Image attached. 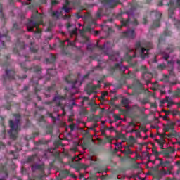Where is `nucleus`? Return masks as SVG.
<instances>
[{
    "instance_id": "obj_9",
    "label": "nucleus",
    "mask_w": 180,
    "mask_h": 180,
    "mask_svg": "<svg viewBox=\"0 0 180 180\" xmlns=\"http://www.w3.org/2000/svg\"><path fill=\"white\" fill-rule=\"evenodd\" d=\"M101 86L100 85H94L91 87L92 89V92H95V91H96V89H98V88H100Z\"/></svg>"
},
{
    "instance_id": "obj_30",
    "label": "nucleus",
    "mask_w": 180,
    "mask_h": 180,
    "mask_svg": "<svg viewBox=\"0 0 180 180\" xmlns=\"http://www.w3.org/2000/svg\"><path fill=\"white\" fill-rule=\"evenodd\" d=\"M70 46H74V42H72V44H70Z\"/></svg>"
},
{
    "instance_id": "obj_19",
    "label": "nucleus",
    "mask_w": 180,
    "mask_h": 180,
    "mask_svg": "<svg viewBox=\"0 0 180 180\" xmlns=\"http://www.w3.org/2000/svg\"><path fill=\"white\" fill-rule=\"evenodd\" d=\"M169 58V56L168 55H165V56L163 57V58H164L165 60H168Z\"/></svg>"
},
{
    "instance_id": "obj_28",
    "label": "nucleus",
    "mask_w": 180,
    "mask_h": 180,
    "mask_svg": "<svg viewBox=\"0 0 180 180\" xmlns=\"http://www.w3.org/2000/svg\"><path fill=\"white\" fill-rule=\"evenodd\" d=\"M127 154H130V150H128Z\"/></svg>"
},
{
    "instance_id": "obj_35",
    "label": "nucleus",
    "mask_w": 180,
    "mask_h": 180,
    "mask_svg": "<svg viewBox=\"0 0 180 180\" xmlns=\"http://www.w3.org/2000/svg\"><path fill=\"white\" fill-rule=\"evenodd\" d=\"M150 48H151V44H149Z\"/></svg>"
},
{
    "instance_id": "obj_23",
    "label": "nucleus",
    "mask_w": 180,
    "mask_h": 180,
    "mask_svg": "<svg viewBox=\"0 0 180 180\" xmlns=\"http://www.w3.org/2000/svg\"><path fill=\"white\" fill-rule=\"evenodd\" d=\"M148 162H153L154 164L155 161H153L151 160H148Z\"/></svg>"
},
{
    "instance_id": "obj_22",
    "label": "nucleus",
    "mask_w": 180,
    "mask_h": 180,
    "mask_svg": "<svg viewBox=\"0 0 180 180\" xmlns=\"http://www.w3.org/2000/svg\"><path fill=\"white\" fill-rule=\"evenodd\" d=\"M57 1H52V5H56Z\"/></svg>"
},
{
    "instance_id": "obj_26",
    "label": "nucleus",
    "mask_w": 180,
    "mask_h": 180,
    "mask_svg": "<svg viewBox=\"0 0 180 180\" xmlns=\"http://www.w3.org/2000/svg\"><path fill=\"white\" fill-rule=\"evenodd\" d=\"M134 56L132 57H136V52H134Z\"/></svg>"
},
{
    "instance_id": "obj_24",
    "label": "nucleus",
    "mask_w": 180,
    "mask_h": 180,
    "mask_svg": "<svg viewBox=\"0 0 180 180\" xmlns=\"http://www.w3.org/2000/svg\"><path fill=\"white\" fill-rule=\"evenodd\" d=\"M84 101H88V97H84Z\"/></svg>"
},
{
    "instance_id": "obj_2",
    "label": "nucleus",
    "mask_w": 180,
    "mask_h": 180,
    "mask_svg": "<svg viewBox=\"0 0 180 180\" xmlns=\"http://www.w3.org/2000/svg\"><path fill=\"white\" fill-rule=\"evenodd\" d=\"M15 116L17 117V122L15 124H13V122L12 120L10 121L11 133H17V131H19L20 130V128H19V120L20 119V115H16Z\"/></svg>"
},
{
    "instance_id": "obj_36",
    "label": "nucleus",
    "mask_w": 180,
    "mask_h": 180,
    "mask_svg": "<svg viewBox=\"0 0 180 180\" xmlns=\"http://www.w3.org/2000/svg\"><path fill=\"white\" fill-rule=\"evenodd\" d=\"M177 2H180V0H177Z\"/></svg>"
},
{
    "instance_id": "obj_18",
    "label": "nucleus",
    "mask_w": 180,
    "mask_h": 180,
    "mask_svg": "<svg viewBox=\"0 0 180 180\" xmlns=\"http://www.w3.org/2000/svg\"><path fill=\"white\" fill-rule=\"evenodd\" d=\"M141 70H143V72H146V70H147V68L146 66H142L141 67Z\"/></svg>"
},
{
    "instance_id": "obj_15",
    "label": "nucleus",
    "mask_w": 180,
    "mask_h": 180,
    "mask_svg": "<svg viewBox=\"0 0 180 180\" xmlns=\"http://www.w3.org/2000/svg\"><path fill=\"white\" fill-rule=\"evenodd\" d=\"M163 120H169L168 118V114H165V116H163Z\"/></svg>"
},
{
    "instance_id": "obj_17",
    "label": "nucleus",
    "mask_w": 180,
    "mask_h": 180,
    "mask_svg": "<svg viewBox=\"0 0 180 180\" xmlns=\"http://www.w3.org/2000/svg\"><path fill=\"white\" fill-rule=\"evenodd\" d=\"M77 29H75L73 31H72L71 34H72V35H73V34H77Z\"/></svg>"
},
{
    "instance_id": "obj_21",
    "label": "nucleus",
    "mask_w": 180,
    "mask_h": 180,
    "mask_svg": "<svg viewBox=\"0 0 180 180\" xmlns=\"http://www.w3.org/2000/svg\"><path fill=\"white\" fill-rule=\"evenodd\" d=\"M82 167L83 168H84V169H86V168H88V166L85 165H82Z\"/></svg>"
},
{
    "instance_id": "obj_3",
    "label": "nucleus",
    "mask_w": 180,
    "mask_h": 180,
    "mask_svg": "<svg viewBox=\"0 0 180 180\" xmlns=\"http://www.w3.org/2000/svg\"><path fill=\"white\" fill-rule=\"evenodd\" d=\"M34 27L37 28V33H40V32H41V30H40V29H39V24H37L36 22H34L32 24V25H30V24H28L27 25V29L28 32H32Z\"/></svg>"
},
{
    "instance_id": "obj_20",
    "label": "nucleus",
    "mask_w": 180,
    "mask_h": 180,
    "mask_svg": "<svg viewBox=\"0 0 180 180\" xmlns=\"http://www.w3.org/2000/svg\"><path fill=\"white\" fill-rule=\"evenodd\" d=\"M106 95H108V91H105V92L102 94L103 96H106Z\"/></svg>"
},
{
    "instance_id": "obj_7",
    "label": "nucleus",
    "mask_w": 180,
    "mask_h": 180,
    "mask_svg": "<svg viewBox=\"0 0 180 180\" xmlns=\"http://www.w3.org/2000/svg\"><path fill=\"white\" fill-rule=\"evenodd\" d=\"M160 165H161L162 167H167V165H169V161L162 162L161 159H160Z\"/></svg>"
},
{
    "instance_id": "obj_4",
    "label": "nucleus",
    "mask_w": 180,
    "mask_h": 180,
    "mask_svg": "<svg viewBox=\"0 0 180 180\" xmlns=\"http://www.w3.org/2000/svg\"><path fill=\"white\" fill-rule=\"evenodd\" d=\"M134 144H136V139L133 136H130L129 140L127 143V146L124 148H129L130 147H134Z\"/></svg>"
},
{
    "instance_id": "obj_33",
    "label": "nucleus",
    "mask_w": 180,
    "mask_h": 180,
    "mask_svg": "<svg viewBox=\"0 0 180 180\" xmlns=\"http://www.w3.org/2000/svg\"><path fill=\"white\" fill-rule=\"evenodd\" d=\"M126 25H127V22L124 23V24H123V26H126Z\"/></svg>"
},
{
    "instance_id": "obj_1",
    "label": "nucleus",
    "mask_w": 180,
    "mask_h": 180,
    "mask_svg": "<svg viewBox=\"0 0 180 180\" xmlns=\"http://www.w3.org/2000/svg\"><path fill=\"white\" fill-rule=\"evenodd\" d=\"M137 51H140L141 58H146V57H148V48H142L140 46V43L136 44L135 47V52L137 53Z\"/></svg>"
},
{
    "instance_id": "obj_5",
    "label": "nucleus",
    "mask_w": 180,
    "mask_h": 180,
    "mask_svg": "<svg viewBox=\"0 0 180 180\" xmlns=\"http://www.w3.org/2000/svg\"><path fill=\"white\" fill-rule=\"evenodd\" d=\"M61 10L59 9L56 11H53L51 13V16L52 18H54L55 19H58V18H60V16H61Z\"/></svg>"
},
{
    "instance_id": "obj_8",
    "label": "nucleus",
    "mask_w": 180,
    "mask_h": 180,
    "mask_svg": "<svg viewBox=\"0 0 180 180\" xmlns=\"http://www.w3.org/2000/svg\"><path fill=\"white\" fill-rule=\"evenodd\" d=\"M122 103L124 105V106H127V104L129 103V99L127 98H123L122 100Z\"/></svg>"
},
{
    "instance_id": "obj_37",
    "label": "nucleus",
    "mask_w": 180,
    "mask_h": 180,
    "mask_svg": "<svg viewBox=\"0 0 180 180\" xmlns=\"http://www.w3.org/2000/svg\"><path fill=\"white\" fill-rule=\"evenodd\" d=\"M79 85H81V82H79Z\"/></svg>"
},
{
    "instance_id": "obj_27",
    "label": "nucleus",
    "mask_w": 180,
    "mask_h": 180,
    "mask_svg": "<svg viewBox=\"0 0 180 180\" xmlns=\"http://www.w3.org/2000/svg\"><path fill=\"white\" fill-rule=\"evenodd\" d=\"M77 82H78V81L75 82L74 85H75Z\"/></svg>"
},
{
    "instance_id": "obj_31",
    "label": "nucleus",
    "mask_w": 180,
    "mask_h": 180,
    "mask_svg": "<svg viewBox=\"0 0 180 180\" xmlns=\"http://www.w3.org/2000/svg\"><path fill=\"white\" fill-rule=\"evenodd\" d=\"M116 119H117V120H119L120 118H119V117L117 116Z\"/></svg>"
},
{
    "instance_id": "obj_29",
    "label": "nucleus",
    "mask_w": 180,
    "mask_h": 180,
    "mask_svg": "<svg viewBox=\"0 0 180 180\" xmlns=\"http://www.w3.org/2000/svg\"><path fill=\"white\" fill-rule=\"evenodd\" d=\"M76 158H78V156L75 157L73 160H75Z\"/></svg>"
},
{
    "instance_id": "obj_25",
    "label": "nucleus",
    "mask_w": 180,
    "mask_h": 180,
    "mask_svg": "<svg viewBox=\"0 0 180 180\" xmlns=\"http://www.w3.org/2000/svg\"><path fill=\"white\" fill-rule=\"evenodd\" d=\"M95 33H96V36H98V33H99V32L98 31H96Z\"/></svg>"
},
{
    "instance_id": "obj_6",
    "label": "nucleus",
    "mask_w": 180,
    "mask_h": 180,
    "mask_svg": "<svg viewBox=\"0 0 180 180\" xmlns=\"http://www.w3.org/2000/svg\"><path fill=\"white\" fill-rule=\"evenodd\" d=\"M126 37H129L130 39H133L134 37V30H130L124 33Z\"/></svg>"
},
{
    "instance_id": "obj_38",
    "label": "nucleus",
    "mask_w": 180,
    "mask_h": 180,
    "mask_svg": "<svg viewBox=\"0 0 180 180\" xmlns=\"http://www.w3.org/2000/svg\"><path fill=\"white\" fill-rule=\"evenodd\" d=\"M67 4H68V1H67Z\"/></svg>"
},
{
    "instance_id": "obj_34",
    "label": "nucleus",
    "mask_w": 180,
    "mask_h": 180,
    "mask_svg": "<svg viewBox=\"0 0 180 180\" xmlns=\"http://www.w3.org/2000/svg\"><path fill=\"white\" fill-rule=\"evenodd\" d=\"M70 18V16H68V15H66L65 18Z\"/></svg>"
},
{
    "instance_id": "obj_16",
    "label": "nucleus",
    "mask_w": 180,
    "mask_h": 180,
    "mask_svg": "<svg viewBox=\"0 0 180 180\" xmlns=\"http://www.w3.org/2000/svg\"><path fill=\"white\" fill-rule=\"evenodd\" d=\"M101 134H102V136H104L105 137H106V131L102 130L101 131Z\"/></svg>"
},
{
    "instance_id": "obj_13",
    "label": "nucleus",
    "mask_w": 180,
    "mask_h": 180,
    "mask_svg": "<svg viewBox=\"0 0 180 180\" xmlns=\"http://www.w3.org/2000/svg\"><path fill=\"white\" fill-rule=\"evenodd\" d=\"M162 174H163V175H167V174H169V175H171V172H167V171H165V170H162Z\"/></svg>"
},
{
    "instance_id": "obj_12",
    "label": "nucleus",
    "mask_w": 180,
    "mask_h": 180,
    "mask_svg": "<svg viewBox=\"0 0 180 180\" xmlns=\"http://www.w3.org/2000/svg\"><path fill=\"white\" fill-rule=\"evenodd\" d=\"M63 9H64L65 12H66V13L70 12V8H68L67 6H63Z\"/></svg>"
},
{
    "instance_id": "obj_32",
    "label": "nucleus",
    "mask_w": 180,
    "mask_h": 180,
    "mask_svg": "<svg viewBox=\"0 0 180 180\" xmlns=\"http://www.w3.org/2000/svg\"><path fill=\"white\" fill-rule=\"evenodd\" d=\"M77 161H81V158H78Z\"/></svg>"
},
{
    "instance_id": "obj_14",
    "label": "nucleus",
    "mask_w": 180,
    "mask_h": 180,
    "mask_svg": "<svg viewBox=\"0 0 180 180\" xmlns=\"http://www.w3.org/2000/svg\"><path fill=\"white\" fill-rule=\"evenodd\" d=\"M98 105H93L92 107H91V110H93L94 112H95V111H96L97 110H98Z\"/></svg>"
},
{
    "instance_id": "obj_10",
    "label": "nucleus",
    "mask_w": 180,
    "mask_h": 180,
    "mask_svg": "<svg viewBox=\"0 0 180 180\" xmlns=\"http://www.w3.org/2000/svg\"><path fill=\"white\" fill-rule=\"evenodd\" d=\"M158 143L160 146V148H162L164 147V140H158Z\"/></svg>"
},
{
    "instance_id": "obj_11",
    "label": "nucleus",
    "mask_w": 180,
    "mask_h": 180,
    "mask_svg": "<svg viewBox=\"0 0 180 180\" xmlns=\"http://www.w3.org/2000/svg\"><path fill=\"white\" fill-rule=\"evenodd\" d=\"M168 99H169V98H166L167 102L168 103L167 107L168 108H171V106H172V105L174 104V103H172V101H168Z\"/></svg>"
}]
</instances>
